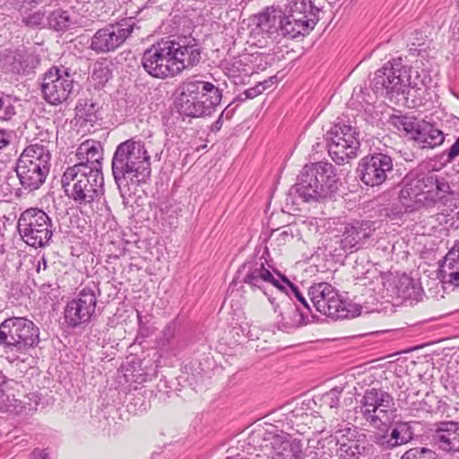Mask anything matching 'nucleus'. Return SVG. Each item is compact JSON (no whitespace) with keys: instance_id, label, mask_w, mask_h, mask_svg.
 <instances>
[{"instance_id":"obj_1","label":"nucleus","mask_w":459,"mask_h":459,"mask_svg":"<svg viewBox=\"0 0 459 459\" xmlns=\"http://www.w3.org/2000/svg\"><path fill=\"white\" fill-rule=\"evenodd\" d=\"M398 199L409 212L439 204L451 211L459 208V193L454 191L444 178L437 175H424L405 182Z\"/></svg>"},{"instance_id":"obj_2","label":"nucleus","mask_w":459,"mask_h":459,"mask_svg":"<svg viewBox=\"0 0 459 459\" xmlns=\"http://www.w3.org/2000/svg\"><path fill=\"white\" fill-rule=\"evenodd\" d=\"M111 170L122 197L129 181L144 183L151 176V157L145 143L135 137L120 143L113 154Z\"/></svg>"},{"instance_id":"obj_3","label":"nucleus","mask_w":459,"mask_h":459,"mask_svg":"<svg viewBox=\"0 0 459 459\" xmlns=\"http://www.w3.org/2000/svg\"><path fill=\"white\" fill-rule=\"evenodd\" d=\"M339 178L335 167L329 162H316L305 165L298 176L297 183L287 195V204H295L294 195L304 202H314L329 198L338 190Z\"/></svg>"},{"instance_id":"obj_4","label":"nucleus","mask_w":459,"mask_h":459,"mask_svg":"<svg viewBox=\"0 0 459 459\" xmlns=\"http://www.w3.org/2000/svg\"><path fill=\"white\" fill-rule=\"evenodd\" d=\"M178 91V110L179 114L189 117L211 116L222 98V91L218 86L196 76L182 82Z\"/></svg>"},{"instance_id":"obj_5","label":"nucleus","mask_w":459,"mask_h":459,"mask_svg":"<svg viewBox=\"0 0 459 459\" xmlns=\"http://www.w3.org/2000/svg\"><path fill=\"white\" fill-rule=\"evenodd\" d=\"M80 167L67 168L61 179L65 195L81 209L94 211L103 195V175L81 172Z\"/></svg>"},{"instance_id":"obj_6","label":"nucleus","mask_w":459,"mask_h":459,"mask_svg":"<svg viewBox=\"0 0 459 459\" xmlns=\"http://www.w3.org/2000/svg\"><path fill=\"white\" fill-rule=\"evenodd\" d=\"M39 342V328L26 316H10L0 324V346L7 351L26 353Z\"/></svg>"},{"instance_id":"obj_7","label":"nucleus","mask_w":459,"mask_h":459,"mask_svg":"<svg viewBox=\"0 0 459 459\" xmlns=\"http://www.w3.org/2000/svg\"><path fill=\"white\" fill-rule=\"evenodd\" d=\"M331 427L332 434L324 443L337 446L338 459H366L372 454V445L357 427L344 421Z\"/></svg>"},{"instance_id":"obj_8","label":"nucleus","mask_w":459,"mask_h":459,"mask_svg":"<svg viewBox=\"0 0 459 459\" xmlns=\"http://www.w3.org/2000/svg\"><path fill=\"white\" fill-rule=\"evenodd\" d=\"M328 152L338 165L345 164L358 155L359 132L350 122L340 119L326 133Z\"/></svg>"},{"instance_id":"obj_9","label":"nucleus","mask_w":459,"mask_h":459,"mask_svg":"<svg viewBox=\"0 0 459 459\" xmlns=\"http://www.w3.org/2000/svg\"><path fill=\"white\" fill-rule=\"evenodd\" d=\"M411 84L410 68L402 64L401 58L385 63L375 73L371 82L376 94L390 99L404 94Z\"/></svg>"},{"instance_id":"obj_10","label":"nucleus","mask_w":459,"mask_h":459,"mask_svg":"<svg viewBox=\"0 0 459 459\" xmlns=\"http://www.w3.org/2000/svg\"><path fill=\"white\" fill-rule=\"evenodd\" d=\"M17 230L22 240L33 247H43L53 236V223L47 212L39 208H29L18 219Z\"/></svg>"},{"instance_id":"obj_11","label":"nucleus","mask_w":459,"mask_h":459,"mask_svg":"<svg viewBox=\"0 0 459 459\" xmlns=\"http://www.w3.org/2000/svg\"><path fill=\"white\" fill-rule=\"evenodd\" d=\"M100 296L99 283L91 282L83 287L76 298L70 300L64 311L67 326L77 328L88 324L96 316L97 299Z\"/></svg>"},{"instance_id":"obj_12","label":"nucleus","mask_w":459,"mask_h":459,"mask_svg":"<svg viewBox=\"0 0 459 459\" xmlns=\"http://www.w3.org/2000/svg\"><path fill=\"white\" fill-rule=\"evenodd\" d=\"M394 409L393 396L380 388H368L359 400V412L370 426L380 429L390 422Z\"/></svg>"},{"instance_id":"obj_13","label":"nucleus","mask_w":459,"mask_h":459,"mask_svg":"<svg viewBox=\"0 0 459 459\" xmlns=\"http://www.w3.org/2000/svg\"><path fill=\"white\" fill-rule=\"evenodd\" d=\"M134 28H136V24L132 17L108 23L94 33L91 39L89 48L96 54L115 51L131 36Z\"/></svg>"},{"instance_id":"obj_14","label":"nucleus","mask_w":459,"mask_h":459,"mask_svg":"<svg viewBox=\"0 0 459 459\" xmlns=\"http://www.w3.org/2000/svg\"><path fill=\"white\" fill-rule=\"evenodd\" d=\"M170 39H161L144 50L142 65L144 71L153 78L166 79L177 76Z\"/></svg>"},{"instance_id":"obj_15","label":"nucleus","mask_w":459,"mask_h":459,"mask_svg":"<svg viewBox=\"0 0 459 459\" xmlns=\"http://www.w3.org/2000/svg\"><path fill=\"white\" fill-rule=\"evenodd\" d=\"M74 88V76L67 67L52 66L43 74L41 91L46 101L51 105L66 101Z\"/></svg>"},{"instance_id":"obj_16","label":"nucleus","mask_w":459,"mask_h":459,"mask_svg":"<svg viewBox=\"0 0 459 459\" xmlns=\"http://www.w3.org/2000/svg\"><path fill=\"white\" fill-rule=\"evenodd\" d=\"M237 279L248 285L253 290H261L268 297L272 304H274L275 299L267 292V288L273 286L278 290H285L281 280L279 277L276 278L273 273L264 266V263L261 258H253L245 262L237 272Z\"/></svg>"},{"instance_id":"obj_17","label":"nucleus","mask_w":459,"mask_h":459,"mask_svg":"<svg viewBox=\"0 0 459 459\" xmlns=\"http://www.w3.org/2000/svg\"><path fill=\"white\" fill-rule=\"evenodd\" d=\"M393 170L394 159L381 152H376L362 158L357 169L360 180L370 186L382 185Z\"/></svg>"},{"instance_id":"obj_18","label":"nucleus","mask_w":459,"mask_h":459,"mask_svg":"<svg viewBox=\"0 0 459 459\" xmlns=\"http://www.w3.org/2000/svg\"><path fill=\"white\" fill-rule=\"evenodd\" d=\"M103 147L100 142L86 140L82 143L76 151L78 162L71 168L80 167L82 172L91 174H102Z\"/></svg>"},{"instance_id":"obj_19","label":"nucleus","mask_w":459,"mask_h":459,"mask_svg":"<svg viewBox=\"0 0 459 459\" xmlns=\"http://www.w3.org/2000/svg\"><path fill=\"white\" fill-rule=\"evenodd\" d=\"M389 429V422H386V427L381 426L379 429L383 433H375L372 437L373 442L382 450L393 449L407 444L413 438V430L409 422H396L390 434Z\"/></svg>"},{"instance_id":"obj_20","label":"nucleus","mask_w":459,"mask_h":459,"mask_svg":"<svg viewBox=\"0 0 459 459\" xmlns=\"http://www.w3.org/2000/svg\"><path fill=\"white\" fill-rule=\"evenodd\" d=\"M6 68L20 75H27L34 72L40 63L39 56L28 48L8 50L4 58Z\"/></svg>"},{"instance_id":"obj_21","label":"nucleus","mask_w":459,"mask_h":459,"mask_svg":"<svg viewBox=\"0 0 459 459\" xmlns=\"http://www.w3.org/2000/svg\"><path fill=\"white\" fill-rule=\"evenodd\" d=\"M170 47L173 50V61L177 72V75L181 74L185 69L193 67L199 64L201 60V48L195 39L188 43H181L179 40L170 39Z\"/></svg>"},{"instance_id":"obj_22","label":"nucleus","mask_w":459,"mask_h":459,"mask_svg":"<svg viewBox=\"0 0 459 459\" xmlns=\"http://www.w3.org/2000/svg\"><path fill=\"white\" fill-rule=\"evenodd\" d=\"M319 12L310 0H293L285 5L283 14L299 24L309 23L307 30L310 31L319 21Z\"/></svg>"},{"instance_id":"obj_23","label":"nucleus","mask_w":459,"mask_h":459,"mask_svg":"<svg viewBox=\"0 0 459 459\" xmlns=\"http://www.w3.org/2000/svg\"><path fill=\"white\" fill-rule=\"evenodd\" d=\"M279 14L264 13L257 16L255 27L252 30L250 38L254 39L253 45L259 48L266 47L268 39L279 36L278 29Z\"/></svg>"},{"instance_id":"obj_24","label":"nucleus","mask_w":459,"mask_h":459,"mask_svg":"<svg viewBox=\"0 0 459 459\" xmlns=\"http://www.w3.org/2000/svg\"><path fill=\"white\" fill-rule=\"evenodd\" d=\"M434 427L433 439L439 448L448 453L459 452V422L439 421Z\"/></svg>"},{"instance_id":"obj_25","label":"nucleus","mask_w":459,"mask_h":459,"mask_svg":"<svg viewBox=\"0 0 459 459\" xmlns=\"http://www.w3.org/2000/svg\"><path fill=\"white\" fill-rule=\"evenodd\" d=\"M319 312L333 320L353 318L360 315L361 307L347 302L335 290V294L325 304V310Z\"/></svg>"},{"instance_id":"obj_26","label":"nucleus","mask_w":459,"mask_h":459,"mask_svg":"<svg viewBox=\"0 0 459 459\" xmlns=\"http://www.w3.org/2000/svg\"><path fill=\"white\" fill-rule=\"evenodd\" d=\"M442 281L459 286V240H456L439 263Z\"/></svg>"},{"instance_id":"obj_27","label":"nucleus","mask_w":459,"mask_h":459,"mask_svg":"<svg viewBox=\"0 0 459 459\" xmlns=\"http://www.w3.org/2000/svg\"><path fill=\"white\" fill-rule=\"evenodd\" d=\"M369 225L368 221H356L345 226L342 235H340L339 243L350 253L357 250L360 240L369 237Z\"/></svg>"},{"instance_id":"obj_28","label":"nucleus","mask_w":459,"mask_h":459,"mask_svg":"<svg viewBox=\"0 0 459 459\" xmlns=\"http://www.w3.org/2000/svg\"><path fill=\"white\" fill-rule=\"evenodd\" d=\"M286 436L276 435L273 437L271 459H303V452L299 442L290 441Z\"/></svg>"},{"instance_id":"obj_29","label":"nucleus","mask_w":459,"mask_h":459,"mask_svg":"<svg viewBox=\"0 0 459 459\" xmlns=\"http://www.w3.org/2000/svg\"><path fill=\"white\" fill-rule=\"evenodd\" d=\"M413 141L421 149H434L444 143L445 134L434 124L424 120L420 128H418Z\"/></svg>"},{"instance_id":"obj_30","label":"nucleus","mask_w":459,"mask_h":459,"mask_svg":"<svg viewBox=\"0 0 459 459\" xmlns=\"http://www.w3.org/2000/svg\"><path fill=\"white\" fill-rule=\"evenodd\" d=\"M50 169L38 166L37 169H15L17 178L24 190L32 192L39 189L46 181Z\"/></svg>"},{"instance_id":"obj_31","label":"nucleus","mask_w":459,"mask_h":459,"mask_svg":"<svg viewBox=\"0 0 459 459\" xmlns=\"http://www.w3.org/2000/svg\"><path fill=\"white\" fill-rule=\"evenodd\" d=\"M275 273L276 275L281 280V283L285 286V290H279L281 292H284L290 299L291 296H294L297 301L299 302V304H295L294 313H299V309L304 310V312H307L308 314V320L310 322L315 321L316 316L313 314L312 307H310L303 294L299 291V288L296 285H294L285 275L280 273L277 271H275Z\"/></svg>"},{"instance_id":"obj_32","label":"nucleus","mask_w":459,"mask_h":459,"mask_svg":"<svg viewBox=\"0 0 459 459\" xmlns=\"http://www.w3.org/2000/svg\"><path fill=\"white\" fill-rule=\"evenodd\" d=\"M75 114L82 124L93 126L101 119L100 105L92 99H85L76 105Z\"/></svg>"},{"instance_id":"obj_33","label":"nucleus","mask_w":459,"mask_h":459,"mask_svg":"<svg viewBox=\"0 0 459 459\" xmlns=\"http://www.w3.org/2000/svg\"><path fill=\"white\" fill-rule=\"evenodd\" d=\"M51 154L48 146L42 143L28 145L21 153L18 160L39 163V166L50 169Z\"/></svg>"},{"instance_id":"obj_34","label":"nucleus","mask_w":459,"mask_h":459,"mask_svg":"<svg viewBox=\"0 0 459 459\" xmlns=\"http://www.w3.org/2000/svg\"><path fill=\"white\" fill-rule=\"evenodd\" d=\"M335 294V289L327 282L315 283L308 290V296L316 311L325 308V304Z\"/></svg>"},{"instance_id":"obj_35","label":"nucleus","mask_w":459,"mask_h":459,"mask_svg":"<svg viewBox=\"0 0 459 459\" xmlns=\"http://www.w3.org/2000/svg\"><path fill=\"white\" fill-rule=\"evenodd\" d=\"M309 23L299 24L296 22L287 19L284 14H279L278 29L279 36L288 39H295L299 35L308 34L307 30Z\"/></svg>"},{"instance_id":"obj_36","label":"nucleus","mask_w":459,"mask_h":459,"mask_svg":"<svg viewBox=\"0 0 459 459\" xmlns=\"http://www.w3.org/2000/svg\"><path fill=\"white\" fill-rule=\"evenodd\" d=\"M423 121L424 120L422 119H418L413 116L408 115H393L390 117V123L398 130H403L406 132V134H410L412 140Z\"/></svg>"},{"instance_id":"obj_37","label":"nucleus","mask_w":459,"mask_h":459,"mask_svg":"<svg viewBox=\"0 0 459 459\" xmlns=\"http://www.w3.org/2000/svg\"><path fill=\"white\" fill-rule=\"evenodd\" d=\"M395 287L398 297L403 299H417L421 293V288L412 278L405 274L398 279Z\"/></svg>"},{"instance_id":"obj_38","label":"nucleus","mask_w":459,"mask_h":459,"mask_svg":"<svg viewBox=\"0 0 459 459\" xmlns=\"http://www.w3.org/2000/svg\"><path fill=\"white\" fill-rule=\"evenodd\" d=\"M72 18L67 11L57 9L47 16V24L49 29L57 31H66L72 25Z\"/></svg>"},{"instance_id":"obj_39","label":"nucleus","mask_w":459,"mask_h":459,"mask_svg":"<svg viewBox=\"0 0 459 459\" xmlns=\"http://www.w3.org/2000/svg\"><path fill=\"white\" fill-rule=\"evenodd\" d=\"M414 405H418V407L415 408L418 411H421L427 413L441 415L444 414L449 407L446 402L442 401L437 396L429 394H428L426 398L418 404L414 403ZM411 411H413L414 409L412 408ZM411 414L414 415L412 412H411Z\"/></svg>"},{"instance_id":"obj_40","label":"nucleus","mask_w":459,"mask_h":459,"mask_svg":"<svg viewBox=\"0 0 459 459\" xmlns=\"http://www.w3.org/2000/svg\"><path fill=\"white\" fill-rule=\"evenodd\" d=\"M299 313H294L293 317L288 319L283 314H280L281 319L278 321L279 330L285 333H291L299 326L311 323L308 320V314L299 309Z\"/></svg>"},{"instance_id":"obj_41","label":"nucleus","mask_w":459,"mask_h":459,"mask_svg":"<svg viewBox=\"0 0 459 459\" xmlns=\"http://www.w3.org/2000/svg\"><path fill=\"white\" fill-rule=\"evenodd\" d=\"M112 76L110 65L106 61L96 62L93 65L91 79L97 84L103 86Z\"/></svg>"},{"instance_id":"obj_42","label":"nucleus","mask_w":459,"mask_h":459,"mask_svg":"<svg viewBox=\"0 0 459 459\" xmlns=\"http://www.w3.org/2000/svg\"><path fill=\"white\" fill-rule=\"evenodd\" d=\"M282 415L284 416V419L278 420L277 421L281 422V427L285 428L286 431L295 430L298 433L302 431L304 426L299 424L298 421L299 418L304 417L303 413L299 415L296 411H290ZM305 417H307V415L305 414Z\"/></svg>"},{"instance_id":"obj_43","label":"nucleus","mask_w":459,"mask_h":459,"mask_svg":"<svg viewBox=\"0 0 459 459\" xmlns=\"http://www.w3.org/2000/svg\"><path fill=\"white\" fill-rule=\"evenodd\" d=\"M409 212L405 206L398 199L396 202L381 208L379 210V216L388 218L391 220L401 218L404 213Z\"/></svg>"},{"instance_id":"obj_44","label":"nucleus","mask_w":459,"mask_h":459,"mask_svg":"<svg viewBox=\"0 0 459 459\" xmlns=\"http://www.w3.org/2000/svg\"><path fill=\"white\" fill-rule=\"evenodd\" d=\"M401 459H439L437 453L427 447H413L407 450Z\"/></svg>"},{"instance_id":"obj_45","label":"nucleus","mask_w":459,"mask_h":459,"mask_svg":"<svg viewBox=\"0 0 459 459\" xmlns=\"http://www.w3.org/2000/svg\"><path fill=\"white\" fill-rule=\"evenodd\" d=\"M46 21L47 17L45 13L40 11L33 12L26 15H22V22L30 29H36L43 26Z\"/></svg>"},{"instance_id":"obj_46","label":"nucleus","mask_w":459,"mask_h":459,"mask_svg":"<svg viewBox=\"0 0 459 459\" xmlns=\"http://www.w3.org/2000/svg\"><path fill=\"white\" fill-rule=\"evenodd\" d=\"M343 391V387L335 386L326 392L322 396V401L325 405L330 408H337L340 405V397Z\"/></svg>"},{"instance_id":"obj_47","label":"nucleus","mask_w":459,"mask_h":459,"mask_svg":"<svg viewBox=\"0 0 459 459\" xmlns=\"http://www.w3.org/2000/svg\"><path fill=\"white\" fill-rule=\"evenodd\" d=\"M148 322L147 317L143 316L141 312L137 311L138 331L136 340H143L153 333V328L148 325Z\"/></svg>"},{"instance_id":"obj_48","label":"nucleus","mask_w":459,"mask_h":459,"mask_svg":"<svg viewBox=\"0 0 459 459\" xmlns=\"http://www.w3.org/2000/svg\"><path fill=\"white\" fill-rule=\"evenodd\" d=\"M340 239L339 236H334L333 239H331V242L327 245V248L329 250V253L335 257H342L345 255L348 252H350V249L344 248L342 245H341L338 241Z\"/></svg>"},{"instance_id":"obj_49","label":"nucleus","mask_w":459,"mask_h":459,"mask_svg":"<svg viewBox=\"0 0 459 459\" xmlns=\"http://www.w3.org/2000/svg\"><path fill=\"white\" fill-rule=\"evenodd\" d=\"M265 90V85L263 82H259L254 87L247 89L242 94L238 96L240 100L254 99L260 95Z\"/></svg>"},{"instance_id":"obj_50","label":"nucleus","mask_w":459,"mask_h":459,"mask_svg":"<svg viewBox=\"0 0 459 459\" xmlns=\"http://www.w3.org/2000/svg\"><path fill=\"white\" fill-rule=\"evenodd\" d=\"M176 325L174 323H169L162 331L161 342L162 345L170 344L175 337Z\"/></svg>"},{"instance_id":"obj_51","label":"nucleus","mask_w":459,"mask_h":459,"mask_svg":"<svg viewBox=\"0 0 459 459\" xmlns=\"http://www.w3.org/2000/svg\"><path fill=\"white\" fill-rule=\"evenodd\" d=\"M444 155L446 156V161L447 163L452 162L459 156V137L448 150L444 152Z\"/></svg>"},{"instance_id":"obj_52","label":"nucleus","mask_w":459,"mask_h":459,"mask_svg":"<svg viewBox=\"0 0 459 459\" xmlns=\"http://www.w3.org/2000/svg\"><path fill=\"white\" fill-rule=\"evenodd\" d=\"M1 108H3V114L0 116L2 121H9L16 114L15 107L11 103L6 104L4 100Z\"/></svg>"},{"instance_id":"obj_53","label":"nucleus","mask_w":459,"mask_h":459,"mask_svg":"<svg viewBox=\"0 0 459 459\" xmlns=\"http://www.w3.org/2000/svg\"><path fill=\"white\" fill-rule=\"evenodd\" d=\"M13 131L0 128V150L8 146L11 143Z\"/></svg>"},{"instance_id":"obj_54","label":"nucleus","mask_w":459,"mask_h":459,"mask_svg":"<svg viewBox=\"0 0 459 459\" xmlns=\"http://www.w3.org/2000/svg\"><path fill=\"white\" fill-rule=\"evenodd\" d=\"M29 459H50L46 449L35 448L29 455Z\"/></svg>"},{"instance_id":"obj_55","label":"nucleus","mask_w":459,"mask_h":459,"mask_svg":"<svg viewBox=\"0 0 459 459\" xmlns=\"http://www.w3.org/2000/svg\"><path fill=\"white\" fill-rule=\"evenodd\" d=\"M39 163H34L26 160L22 161L21 160H17L15 169H25L26 171H29V169H37Z\"/></svg>"},{"instance_id":"obj_56","label":"nucleus","mask_w":459,"mask_h":459,"mask_svg":"<svg viewBox=\"0 0 459 459\" xmlns=\"http://www.w3.org/2000/svg\"><path fill=\"white\" fill-rule=\"evenodd\" d=\"M223 113H224V111L220 115V117L217 118V120L212 124L211 130L212 132H218V131L221 130V128L222 126V116H223Z\"/></svg>"},{"instance_id":"obj_57","label":"nucleus","mask_w":459,"mask_h":459,"mask_svg":"<svg viewBox=\"0 0 459 459\" xmlns=\"http://www.w3.org/2000/svg\"><path fill=\"white\" fill-rule=\"evenodd\" d=\"M41 266L43 267V269L45 270L47 268V260L45 257H41L39 259L37 260V264H35V267H36V271L38 273H39L40 269H41Z\"/></svg>"},{"instance_id":"obj_58","label":"nucleus","mask_w":459,"mask_h":459,"mask_svg":"<svg viewBox=\"0 0 459 459\" xmlns=\"http://www.w3.org/2000/svg\"><path fill=\"white\" fill-rule=\"evenodd\" d=\"M452 29H453V34L455 36H456V35L459 36V18L455 22Z\"/></svg>"},{"instance_id":"obj_59","label":"nucleus","mask_w":459,"mask_h":459,"mask_svg":"<svg viewBox=\"0 0 459 459\" xmlns=\"http://www.w3.org/2000/svg\"><path fill=\"white\" fill-rule=\"evenodd\" d=\"M117 0H100V2H102L104 4H115ZM99 2V0H97Z\"/></svg>"},{"instance_id":"obj_60","label":"nucleus","mask_w":459,"mask_h":459,"mask_svg":"<svg viewBox=\"0 0 459 459\" xmlns=\"http://www.w3.org/2000/svg\"><path fill=\"white\" fill-rule=\"evenodd\" d=\"M29 1L31 2V3L38 4V3H42L44 0H29Z\"/></svg>"},{"instance_id":"obj_61","label":"nucleus","mask_w":459,"mask_h":459,"mask_svg":"<svg viewBox=\"0 0 459 459\" xmlns=\"http://www.w3.org/2000/svg\"><path fill=\"white\" fill-rule=\"evenodd\" d=\"M227 459H249L247 457H240V458H231V457H228Z\"/></svg>"},{"instance_id":"obj_62","label":"nucleus","mask_w":459,"mask_h":459,"mask_svg":"<svg viewBox=\"0 0 459 459\" xmlns=\"http://www.w3.org/2000/svg\"><path fill=\"white\" fill-rule=\"evenodd\" d=\"M278 307H279V306H278V305L274 307V311H275V312H277V308H278Z\"/></svg>"}]
</instances>
